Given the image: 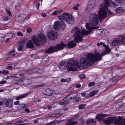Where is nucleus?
I'll use <instances>...</instances> for the list:
<instances>
[{
	"label": "nucleus",
	"mask_w": 125,
	"mask_h": 125,
	"mask_svg": "<svg viewBox=\"0 0 125 125\" xmlns=\"http://www.w3.org/2000/svg\"><path fill=\"white\" fill-rule=\"evenodd\" d=\"M21 107L22 108H27L28 107V105L26 104H22L21 105Z\"/></svg>",
	"instance_id": "c03bdc74"
},
{
	"label": "nucleus",
	"mask_w": 125,
	"mask_h": 125,
	"mask_svg": "<svg viewBox=\"0 0 125 125\" xmlns=\"http://www.w3.org/2000/svg\"><path fill=\"white\" fill-rule=\"evenodd\" d=\"M118 125H125V120L122 118L119 120L118 123Z\"/></svg>",
	"instance_id": "c85d7f7f"
},
{
	"label": "nucleus",
	"mask_w": 125,
	"mask_h": 125,
	"mask_svg": "<svg viewBox=\"0 0 125 125\" xmlns=\"http://www.w3.org/2000/svg\"><path fill=\"white\" fill-rule=\"evenodd\" d=\"M79 5H78L76 6H75L73 7V9L75 10H78V8L79 7Z\"/></svg>",
	"instance_id": "6e6d98bb"
},
{
	"label": "nucleus",
	"mask_w": 125,
	"mask_h": 125,
	"mask_svg": "<svg viewBox=\"0 0 125 125\" xmlns=\"http://www.w3.org/2000/svg\"><path fill=\"white\" fill-rule=\"evenodd\" d=\"M76 44L73 41L69 42L68 44H66V47L69 48H71L76 46Z\"/></svg>",
	"instance_id": "f3484780"
},
{
	"label": "nucleus",
	"mask_w": 125,
	"mask_h": 125,
	"mask_svg": "<svg viewBox=\"0 0 125 125\" xmlns=\"http://www.w3.org/2000/svg\"><path fill=\"white\" fill-rule=\"evenodd\" d=\"M6 81H3L0 82V84H3L6 83Z\"/></svg>",
	"instance_id": "0e129e2a"
},
{
	"label": "nucleus",
	"mask_w": 125,
	"mask_h": 125,
	"mask_svg": "<svg viewBox=\"0 0 125 125\" xmlns=\"http://www.w3.org/2000/svg\"><path fill=\"white\" fill-rule=\"evenodd\" d=\"M7 13L10 16H11V12L10 10H7Z\"/></svg>",
	"instance_id": "13d9d810"
},
{
	"label": "nucleus",
	"mask_w": 125,
	"mask_h": 125,
	"mask_svg": "<svg viewBox=\"0 0 125 125\" xmlns=\"http://www.w3.org/2000/svg\"><path fill=\"white\" fill-rule=\"evenodd\" d=\"M66 44L63 42H61L59 44H57L55 46H51L49 48L46 50L45 52L46 53H51L56 52L58 51L62 50L64 47H66Z\"/></svg>",
	"instance_id": "423d86ee"
},
{
	"label": "nucleus",
	"mask_w": 125,
	"mask_h": 125,
	"mask_svg": "<svg viewBox=\"0 0 125 125\" xmlns=\"http://www.w3.org/2000/svg\"><path fill=\"white\" fill-rule=\"evenodd\" d=\"M79 117V115L77 114L74 115L73 117V119H76Z\"/></svg>",
	"instance_id": "79ce46f5"
},
{
	"label": "nucleus",
	"mask_w": 125,
	"mask_h": 125,
	"mask_svg": "<svg viewBox=\"0 0 125 125\" xmlns=\"http://www.w3.org/2000/svg\"><path fill=\"white\" fill-rule=\"evenodd\" d=\"M117 119L115 117H110L103 120V122L106 125H109L112 122H115Z\"/></svg>",
	"instance_id": "9d476101"
},
{
	"label": "nucleus",
	"mask_w": 125,
	"mask_h": 125,
	"mask_svg": "<svg viewBox=\"0 0 125 125\" xmlns=\"http://www.w3.org/2000/svg\"><path fill=\"white\" fill-rule=\"evenodd\" d=\"M50 116L52 117H58L60 116V115L59 114H53L52 115Z\"/></svg>",
	"instance_id": "c9c22d12"
},
{
	"label": "nucleus",
	"mask_w": 125,
	"mask_h": 125,
	"mask_svg": "<svg viewBox=\"0 0 125 125\" xmlns=\"http://www.w3.org/2000/svg\"><path fill=\"white\" fill-rule=\"evenodd\" d=\"M53 27L54 29L56 31H59L60 29H64L65 27V25L63 22H60L56 21L54 23Z\"/></svg>",
	"instance_id": "6e6552de"
},
{
	"label": "nucleus",
	"mask_w": 125,
	"mask_h": 125,
	"mask_svg": "<svg viewBox=\"0 0 125 125\" xmlns=\"http://www.w3.org/2000/svg\"><path fill=\"white\" fill-rule=\"evenodd\" d=\"M2 73L3 74H8L9 73V72L7 71H6L5 70H3Z\"/></svg>",
	"instance_id": "a19ab883"
},
{
	"label": "nucleus",
	"mask_w": 125,
	"mask_h": 125,
	"mask_svg": "<svg viewBox=\"0 0 125 125\" xmlns=\"http://www.w3.org/2000/svg\"><path fill=\"white\" fill-rule=\"evenodd\" d=\"M111 1V0H104L103 2L99 5L97 14L100 21L104 20L107 17V11L109 14L113 15V12L108 9Z\"/></svg>",
	"instance_id": "f03ea898"
},
{
	"label": "nucleus",
	"mask_w": 125,
	"mask_h": 125,
	"mask_svg": "<svg viewBox=\"0 0 125 125\" xmlns=\"http://www.w3.org/2000/svg\"><path fill=\"white\" fill-rule=\"evenodd\" d=\"M96 4L95 0H91L88 4L86 9L88 11H89L91 10L95 6Z\"/></svg>",
	"instance_id": "9b49d317"
},
{
	"label": "nucleus",
	"mask_w": 125,
	"mask_h": 125,
	"mask_svg": "<svg viewBox=\"0 0 125 125\" xmlns=\"http://www.w3.org/2000/svg\"><path fill=\"white\" fill-rule=\"evenodd\" d=\"M106 53V52H102L101 54V56H104V55Z\"/></svg>",
	"instance_id": "680f3d73"
},
{
	"label": "nucleus",
	"mask_w": 125,
	"mask_h": 125,
	"mask_svg": "<svg viewBox=\"0 0 125 125\" xmlns=\"http://www.w3.org/2000/svg\"><path fill=\"white\" fill-rule=\"evenodd\" d=\"M77 123V121H74L73 122H71L68 123V124L70 125H75Z\"/></svg>",
	"instance_id": "58836bf2"
},
{
	"label": "nucleus",
	"mask_w": 125,
	"mask_h": 125,
	"mask_svg": "<svg viewBox=\"0 0 125 125\" xmlns=\"http://www.w3.org/2000/svg\"><path fill=\"white\" fill-rule=\"evenodd\" d=\"M18 20L20 21L24 20L26 18V16L24 14H21L18 17Z\"/></svg>",
	"instance_id": "cd10ccee"
},
{
	"label": "nucleus",
	"mask_w": 125,
	"mask_h": 125,
	"mask_svg": "<svg viewBox=\"0 0 125 125\" xmlns=\"http://www.w3.org/2000/svg\"><path fill=\"white\" fill-rule=\"evenodd\" d=\"M66 79L63 78H62L61 80V82L62 83H64L65 82Z\"/></svg>",
	"instance_id": "052dcab7"
},
{
	"label": "nucleus",
	"mask_w": 125,
	"mask_h": 125,
	"mask_svg": "<svg viewBox=\"0 0 125 125\" xmlns=\"http://www.w3.org/2000/svg\"><path fill=\"white\" fill-rule=\"evenodd\" d=\"M77 94L75 93H71L66 97L64 98L62 101L59 102L58 104L60 105L66 104L68 103V101L72 99H74L77 96Z\"/></svg>",
	"instance_id": "0eeeda50"
},
{
	"label": "nucleus",
	"mask_w": 125,
	"mask_h": 125,
	"mask_svg": "<svg viewBox=\"0 0 125 125\" xmlns=\"http://www.w3.org/2000/svg\"><path fill=\"white\" fill-rule=\"evenodd\" d=\"M1 19L3 21H7L9 20V18L7 16H3L2 17Z\"/></svg>",
	"instance_id": "f704fd0d"
},
{
	"label": "nucleus",
	"mask_w": 125,
	"mask_h": 125,
	"mask_svg": "<svg viewBox=\"0 0 125 125\" xmlns=\"http://www.w3.org/2000/svg\"><path fill=\"white\" fill-rule=\"evenodd\" d=\"M65 62H62L57 65L58 67L62 69H65L67 68L68 71H76L80 67L79 62L77 61H74L72 60H70L67 61V66L65 65Z\"/></svg>",
	"instance_id": "7ed1b4c3"
},
{
	"label": "nucleus",
	"mask_w": 125,
	"mask_h": 125,
	"mask_svg": "<svg viewBox=\"0 0 125 125\" xmlns=\"http://www.w3.org/2000/svg\"><path fill=\"white\" fill-rule=\"evenodd\" d=\"M120 43V41L119 37L116 38L113 40L111 43V44L112 46H114Z\"/></svg>",
	"instance_id": "a211bd4d"
},
{
	"label": "nucleus",
	"mask_w": 125,
	"mask_h": 125,
	"mask_svg": "<svg viewBox=\"0 0 125 125\" xmlns=\"http://www.w3.org/2000/svg\"><path fill=\"white\" fill-rule=\"evenodd\" d=\"M6 68L9 69H11L12 68V67L11 66H8L6 67Z\"/></svg>",
	"instance_id": "69168bd1"
},
{
	"label": "nucleus",
	"mask_w": 125,
	"mask_h": 125,
	"mask_svg": "<svg viewBox=\"0 0 125 125\" xmlns=\"http://www.w3.org/2000/svg\"><path fill=\"white\" fill-rule=\"evenodd\" d=\"M47 109L49 110L51 109L52 108V107L51 106H47Z\"/></svg>",
	"instance_id": "338daca9"
},
{
	"label": "nucleus",
	"mask_w": 125,
	"mask_h": 125,
	"mask_svg": "<svg viewBox=\"0 0 125 125\" xmlns=\"http://www.w3.org/2000/svg\"><path fill=\"white\" fill-rule=\"evenodd\" d=\"M27 121V119H23L21 120L18 121H17V122L18 123H22L24 122H26Z\"/></svg>",
	"instance_id": "e433bc0d"
},
{
	"label": "nucleus",
	"mask_w": 125,
	"mask_h": 125,
	"mask_svg": "<svg viewBox=\"0 0 125 125\" xmlns=\"http://www.w3.org/2000/svg\"><path fill=\"white\" fill-rule=\"evenodd\" d=\"M23 45H20L19 46L18 50L19 51H21L22 49Z\"/></svg>",
	"instance_id": "09e8293b"
},
{
	"label": "nucleus",
	"mask_w": 125,
	"mask_h": 125,
	"mask_svg": "<svg viewBox=\"0 0 125 125\" xmlns=\"http://www.w3.org/2000/svg\"><path fill=\"white\" fill-rule=\"evenodd\" d=\"M26 46L27 48H34V44L31 40H30L28 42L26 45Z\"/></svg>",
	"instance_id": "412c9836"
},
{
	"label": "nucleus",
	"mask_w": 125,
	"mask_h": 125,
	"mask_svg": "<svg viewBox=\"0 0 125 125\" xmlns=\"http://www.w3.org/2000/svg\"><path fill=\"white\" fill-rule=\"evenodd\" d=\"M120 41V43L121 44H125V35H121L119 36Z\"/></svg>",
	"instance_id": "4be33fe9"
},
{
	"label": "nucleus",
	"mask_w": 125,
	"mask_h": 125,
	"mask_svg": "<svg viewBox=\"0 0 125 125\" xmlns=\"http://www.w3.org/2000/svg\"><path fill=\"white\" fill-rule=\"evenodd\" d=\"M115 1L117 3L120 4L123 3L125 0H115Z\"/></svg>",
	"instance_id": "ea45409f"
},
{
	"label": "nucleus",
	"mask_w": 125,
	"mask_h": 125,
	"mask_svg": "<svg viewBox=\"0 0 125 125\" xmlns=\"http://www.w3.org/2000/svg\"><path fill=\"white\" fill-rule=\"evenodd\" d=\"M68 13H64L63 14H61L58 16V18L61 21H66L67 17H66L67 16Z\"/></svg>",
	"instance_id": "aec40b11"
},
{
	"label": "nucleus",
	"mask_w": 125,
	"mask_h": 125,
	"mask_svg": "<svg viewBox=\"0 0 125 125\" xmlns=\"http://www.w3.org/2000/svg\"><path fill=\"white\" fill-rule=\"evenodd\" d=\"M109 115H104L103 114H99L97 115L96 116V118L99 121L103 120L104 119V117H107V116Z\"/></svg>",
	"instance_id": "dca6fc26"
},
{
	"label": "nucleus",
	"mask_w": 125,
	"mask_h": 125,
	"mask_svg": "<svg viewBox=\"0 0 125 125\" xmlns=\"http://www.w3.org/2000/svg\"><path fill=\"white\" fill-rule=\"evenodd\" d=\"M8 34H9L8 37L10 39L12 38L15 36V34L12 32H9L8 33Z\"/></svg>",
	"instance_id": "2f4dec72"
},
{
	"label": "nucleus",
	"mask_w": 125,
	"mask_h": 125,
	"mask_svg": "<svg viewBox=\"0 0 125 125\" xmlns=\"http://www.w3.org/2000/svg\"><path fill=\"white\" fill-rule=\"evenodd\" d=\"M105 31V30L104 29H101L98 30V31L100 33V35L103 36L104 35Z\"/></svg>",
	"instance_id": "7c9ffc66"
},
{
	"label": "nucleus",
	"mask_w": 125,
	"mask_h": 125,
	"mask_svg": "<svg viewBox=\"0 0 125 125\" xmlns=\"http://www.w3.org/2000/svg\"><path fill=\"white\" fill-rule=\"evenodd\" d=\"M111 5H112V6H113V7H116L117 6V4H116L115 3L112 2L111 3Z\"/></svg>",
	"instance_id": "8fccbe9b"
},
{
	"label": "nucleus",
	"mask_w": 125,
	"mask_h": 125,
	"mask_svg": "<svg viewBox=\"0 0 125 125\" xmlns=\"http://www.w3.org/2000/svg\"><path fill=\"white\" fill-rule=\"evenodd\" d=\"M49 60V57L46 56L43 57L42 59V62L44 63H46L48 62Z\"/></svg>",
	"instance_id": "a878e982"
},
{
	"label": "nucleus",
	"mask_w": 125,
	"mask_h": 125,
	"mask_svg": "<svg viewBox=\"0 0 125 125\" xmlns=\"http://www.w3.org/2000/svg\"><path fill=\"white\" fill-rule=\"evenodd\" d=\"M86 106L85 104H81L79 106V109H82L85 107Z\"/></svg>",
	"instance_id": "4c0bfd02"
},
{
	"label": "nucleus",
	"mask_w": 125,
	"mask_h": 125,
	"mask_svg": "<svg viewBox=\"0 0 125 125\" xmlns=\"http://www.w3.org/2000/svg\"><path fill=\"white\" fill-rule=\"evenodd\" d=\"M96 123L95 119H89L86 121L87 125H95Z\"/></svg>",
	"instance_id": "2eb2a0df"
},
{
	"label": "nucleus",
	"mask_w": 125,
	"mask_h": 125,
	"mask_svg": "<svg viewBox=\"0 0 125 125\" xmlns=\"http://www.w3.org/2000/svg\"><path fill=\"white\" fill-rule=\"evenodd\" d=\"M13 102V100L12 99L7 100L5 102L6 105L8 107H11L12 106Z\"/></svg>",
	"instance_id": "4468645a"
},
{
	"label": "nucleus",
	"mask_w": 125,
	"mask_h": 125,
	"mask_svg": "<svg viewBox=\"0 0 125 125\" xmlns=\"http://www.w3.org/2000/svg\"><path fill=\"white\" fill-rule=\"evenodd\" d=\"M46 36L49 39L53 40L57 38L58 35L56 31L53 30H51L48 32Z\"/></svg>",
	"instance_id": "1a4fd4ad"
},
{
	"label": "nucleus",
	"mask_w": 125,
	"mask_h": 125,
	"mask_svg": "<svg viewBox=\"0 0 125 125\" xmlns=\"http://www.w3.org/2000/svg\"><path fill=\"white\" fill-rule=\"evenodd\" d=\"M28 94L26 93H25L24 94H21L19 96L17 97L16 98V100H19L23 98L24 97L28 95Z\"/></svg>",
	"instance_id": "393cba45"
},
{
	"label": "nucleus",
	"mask_w": 125,
	"mask_h": 125,
	"mask_svg": "<svg viewBox=\"0 0 125 125\" xmlns=\"http://www.w3.org/2000/svg\"><path fill=\"white\" fill-rule=\"evenodd\" d=\"M97 45L98 46H101L104 47L105 48V50L107 52H109L111 51V49L108 47V46H106L105 44L102 42L98 43Z\"/></svg>",
	"instance_id": "ddd939ff"
},
{
	"label": "nucleus",
	"mask_w": 125,
	"mask_h": 125,
	"mask_svg": "<svg viewBox=\"0 0 125 125\" xmlns=\"http://www.w3.org/2000/svg\"><path fill=\"white\" fill-rule=\"evenodd\" d=\"M40 4L39 3H37L36 4V9H38L39 7Z\"/></svg>",
	"instance_id": "bf43d9fd"
},
{
	"label": "nucleus",
	"mask_w": 125,
	"mask_h": 125,
	"mask_svg": "<svg viewBox=\"0 0 125 125\" xmlns=\"http://www.w3.org/2000/svg\"><path fill=\"white\" fill-rule=\"evenodd\" d=\"M24 73H20L18 74H16L15 76H13L14 77V79L16 81L22 79V78L21 77V76H23L24 75Z\"/></svg>",
	"instance_id": "6ab92c4d"
},
{
	"label": "nucleus",
	"mask_w": 125,
	"mask_h": 125,
	"mask_svg": "<svg viewBox=\"0 0 125 125\" xmlns=\"http://www.w3.org/2000/svg\"><path fill=\"white\" fill-rule=\"evenodd\" d=\"M88 22L85 25L86 27L90 31H88L84 28L81 27V32L77 27L73 28L72 30V32H74L73 35L74 40L76 42H77L82 39V36L89 34L92 30L98 28L96 26L99 22L98 16L96 13L93 12L90 13L89 16Z\"/></svg>",
	"instance_id": "f257e3e1"
},
{
	"label": "nucleus",
	"mask_w": 125,
	"mask_h": 125,
	"mask_svg": "<svg viewBox=\"0 0 125 125\" xmlns=\"http://www.w3.org/2000/svg\"><path fill=\"white\" fill-rule=\"evenodd\" d=\"M98 92V90L94 91L90 93L89 94V96H92L95 95Z\"/></svg>",
	"instance_id": "c756f323"
},
{
	"label": "nucleus",
	"mask_w": 125,
	"mask_h": 125,
	"mask_svg": "<svg viewBox=\"0 0 125 125\" xmlns=\"http://www.w3.org/2000/svg\"><path fill=\"white\" fill-rule=\"evenodd\" d=\"M74 101L75 102H78L80 101L81 98L79 97H76L74 98Z\"/></svg>",
	"instance_id": "37998d69"
},
{
	"label": "nucleus",
	"mask_w": 125,
	"mask_h": 125,
	"mask_svg": "<svg viewBox=\"0 0 125 125\" xmlns=\"http://www.w3.org/2000/svg\"><path fill=\"white\" fill-rule=\"evenodd\" d=\"M123 11V9L121 7H118L117 8L116 10V11L118 13H122Z\"/></svg>",
	"instance_id": "473e14b6"
},
{
	"label": "nucleus",
	"mask_w": 125,
	"mask_h": 125,
	"mask_svg": "<svg viewBox=\"0 0 125 125\" xmlns=\"http://www.w3.org/2000/svg\"><path fill=\"white\" fill-rule=\"evenodd\" d=\"M14 52V50H13L9 52L8 54L10 55L9 56H10V57H12L15 55V54L13 53Z\"/></svg>",
	"instance_id": "72a5a7b5"
},
{
	"label": "nucleus",
	"mask_w": 125,
	"mask_h": 125,
	"mask_svg": "<svg viewBox=\"0 0 125 125\" xmlns=\"http://www.w3.org/2000/svg\"><path fill=\"white\" fill-rule=\"evenodd\" d=\"M17 35L18 36H23L22 33L21 32L18 31L17 33Z\"/></svg>",
	"instance_id": "de8ad7c7"
},
{
	"label": "nucleus",
	"mask_w": 125,
	"mask_h": 125,
	"mask_svg": "<svg viewBox=\"0 0 125 125\" xmlns=\"http://www.w3.org/2000/svg\"><path fill=\"white\" fill-rule=\"evenodd\" d=\"M27 32L28 33H30L32 31L31 28L30 27H28L27 28Z\"/></svg>",
	"instance_id": "603ef678"
},
{
	"label": "nucleus",
	"mask_w": 125,
	"mask_h": 125,
	"mask_svg": "<svg viewBox=\"0 0 125 125\" xmlns=\"http://www.w3.org/2000/svg\"><path fill=\"white\" fill-rule=\"evenodd\" d=\"M41 15L43 17H45L46 16V14H45V13H41Z\"/></svg>",
	"instance_id": "774afa93"
},
{
	"label": "nucleus",
	"mask_w": 125,
	"mask_h": 125,
	"mask_svg": "<svg viewBox=\"0 0 125 125\" xmlns=\"http://www.w3.org/2000/svg\"><path fill=\"white\" fill-rule=\"evenodd\" d=\"M95 84V83L94 82H92L89 83L88 86L89 87H91L93 86Z\"/></svg>",
	"instance_id": "5fc2aeb1"
},
{
	"label": "nucleus",
	"mask_w": 125,
	"mask_h": 125,
	"mask_svg": "<svg viewBox=\"0 0 125 125\" xmlns=\"http://www.w3.org/2000/svg\"><path fill=\"white\" fill-rule=\"evenodd\" d=\"M51 89H47L44 90L42 92L43 94L48 96L50 95Z\"/></svg>",
	"instance_id": "5701e85b"
},
{
	"label": "nucleus",
	"mask_w": 125,
	"mask_h": 125,
	"mask_svg": "<svg viewBox=\"0 0 125 125\" xmlns=\"http://www.w3.org/2000/svg\"><path fill=\"white\" fill-rule=\"evenodd\" d=\"M4 38L3 36L0 37V41L2 42L4 41Z\"/></svg>",
	"instance_id": "4d7b16f0"
},
{
	"label": "nucleus",
	"mask_w": 125,
	"mask_h": 125,
	"mask_svg": "<svg viewBox=\"0 0 125 125\" xmlns=\"http://www.w3.org/2000/svg\"><path fill=\"white\" fill-rule=\"evenodd\" d=\"M71 81V78H68L66 79L65 82L67 83H70Z\"/></svg>",
	"instance_id": "864d4df0"
},
{
	"label": "nucleus",
	"mask_w": 125,
	"mask_h": 125,
	"mask_svg": "<svg viewBox=\"0 0 125 125\" xmlns=\"http://www.w3.org/2000/svg\"><path fill=\"white\" fill-rule=\"evenodd\" d=\"M55 93V91L54 90L51 89L50 96L52 95L53 94H54Z\"/></svg>",
	"instance_id": "a18cd8bd"
},
{
	"label": "nucleus",
	"mask_w": 125,
	"mask_h": 125,
	"mask_svg": "<svg viewBox=\"0 0 125 125\" xmlns=\"http://www.w3.org/2000/svg\"><path fill=\"white\" fill-rule=\"evenodd\" d=\"M80 78L81 79H82L83 78H85V76L83 74L79 76Z\"/></svg>",
	"instance_id": "3c124183"
},
{
	"label": "nucleus",
	"mask_w": 125,
	"mask_h": 125,
	"mask_svg": "<svg viewBox=\"0 0 125 125\" xmlns=\"http://www.w3.org/2000/svg\"><path fill=\"white\" fill-rule=\"evenodd\" d=\"M31 39L34 44L37 46H40L46 41V36L42 33H40L37 36H33Z\"/></svg>",
	"instance_id": "39448f33"
},
{
	"label": "nucleus",
	"mask_w": 125,
	"mask_h": 125,
	"mask_svg": "<svg viewBox=\"0 0 125 125\" xmlns=\"http://www.w3.org/2000/svg\"><path fill=\"white\" fill-rule=\"evenodd\" d=\"M28 82V80L25 79H24L23 80L21 81L18 82V83L19 84H20L21 85H23L24 84H28V83H27V82Z\"/></svg>",
	"instance_id": "b1692460"
},
{
	"label": "nucleus",
	"mask_w": 125,
	"mask_h": 125,
	"mask_svg": "<svg viewBox=\"0 0 125 125\" xmlns=\"http://www.w3.org/2000/svg\"><path fill=\"white\" fill-rule=\"evenodd\" d=\"M63 11V10H57L53 12L52 13V14L53 15H58Z\"/></svg>",
	"instance_id": "bb28decb"
},
{
	"label": "nucleus",
	"mask_w": 125,
	"mask_h": 125,
	"mask_svg": "<svg viewBox=\"0 0 125 125\" xmlns=\"http://www.w3.org/2000/svg\"><path fill=\"white\" fill-rule=\"evenodd\" d=\"M66 17H67V18L66 21L67 23L71 24H73L74 23V21L73 18L71 15L68 13V15Z\"/></svg>",
	"instance_id": "f8f14e48"
},
{
	"label": "nucleus",
	"mask_w": 125,
	"mask_h": 125,
	"mask_svg": "<svg viewBox=\"0 0 125 125\" xmlns=\"http://www.w3.org/2000/svg\"><path fill=\"white\" fill-rule=\"evenodd\" d=\"M81 86V85L79 84H77L75 85V87L76 88L80 87Z\"/></svg>",
	"instance_id": "e2e57ef3"
},
{
	"label": "nucleus",
	"mask_w": 125,
	"mask_h": 125,
	"mask_svg": "<svg viewBox=\"0 0 125 125\" xmlns=\"http://www.w3.org/2000/svg\"><path fill=\"white\" fill-rule=\"evenodd\" d=\"M44 71L43 69H40L37 71V73L39 74H41Z\"/></svg>",
	"instance_id": "49530a36"
},
{
	"label": "nucleus",
	"mask_w": 125,
	"mask_h": 125,
	"mask_svg": "<svg viewBox=\"0 0 125 125\" xmlns=\"http://www.w3.org/2000/svg\"><path fill=\"white\" fill-rule=\"evenodd\" d=\"M87 61L83 57L82 58L80 59V62L83 67L87 66L92 64L98 60H101V56L98 53H96L94 54L91 53H89L87 54Z\"/></svg>",
	"instance_id": "20e7f679"
}]
</instances>
